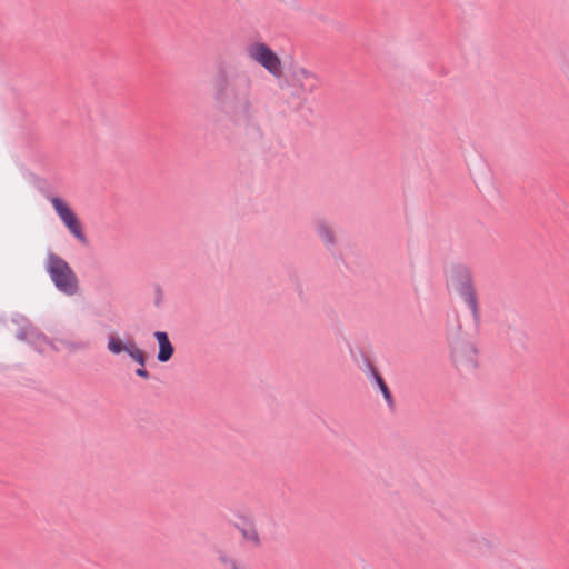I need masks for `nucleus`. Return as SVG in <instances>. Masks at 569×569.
Returning a JSON list of instances; mask_svg holds the SVG:
<instances>
[{"instance_id":"2eb2a0df","label":"nucleus","mask_w":569,"mask_h":569,"mask_svg":"<svg viewBox=\"0 0 569 569\" xmlns=\"http://www.w3.org/2000/svg\"><path fill=\"white\" fill-rule=\"evenodd\" d=\"M51 204L60 218H62V216H67V213L71 211V209L58 197L51 198Z\"/></svg>"},{"instance_id":"0eeeda50","label":"nucleus","mask_w":569,"mask_h":569,"mask_svg":"<svg viewBox=\"0 0 569 569\" xmlns=\"http://www.w3.org/2000/svg\"><path fill=\"white\" fill-rule=\"evenodd\" d=\"M16 337L21 341H26L34 346V348L40 352L44 350V346H50L53 350L59 349L28 321L18 329Z\"/></svg>"},{"instance_id":"9b49d317","label":"nucleus","mask_w":569,"mask_h":569,"mask_svg":"<svg viewBox=\"0 0 569 569\" xmlns=\"http://www.w3.org/2000/svg\"><path fill=\"white\" fill-rule=\"evenodd\" d=\"M63 223L67 226V228L69 229V231L82 243V244H87L88 243V239L82 230V227H81V223L79 222L78 218L76 217V214L72 212V210L67 213V216H62V218H60Z\"/></svg>"},{"instance_id":"423d86ee","label":"nucleus","mask_w":569,"mask_h":569,"mask_svg":"<svg viewBox=\"0 0 569 569\" xmlns=\"http://www.w3.org/2000/svg\"><path fill=\"white\" fill-rule=\"evenodd\" d=\"M451 357L459 370L468 371L477 367V349L468 341H453L451 343Z\"/></svg>"},{"instance_id":"a211bd4d","label":"nucleus","mask_w":569,"mask_h":569,"mask_svg":"<svg viewBox=\"0 0 569 569\" xmlns=\"http://www.w3.org/2000/svg\"><path fill=\"white\" fill-rule=\"evenodd\" d=\"M481 543H485L487 546V539L485 537H482Z\"/></svg>"},{"instance_id":"f257e3e1","label":"nucleus","mask_w":569,"mask_h":569,"mask_svg":"<svg viewBox=\"0 0 569 569\" xmlns=\"http://www.w3.org/2000/svg\"><path fill=\"white\" fill-rule=\"evenodd\" d=\"M211 84L213 100L224 113L234 119H252L253 80L247 69L237 63H220Z\"/></svg>"},{"instance_id":"f8f14e48","label":"nucleus","mask_w":569,"mask_h":569,"mask_svg":"<svg viewBox=\"0 0 569 569\" xmlns=\"http://www.w3.org/2000/svg\"><path fill=\"white\" fill-rule=\"evenodd\" d=\"M56 347H58L59 350L62 348L69 350V351H76V350H82L88 348V343L83 341H68V340H58L57 343L52 342Z\"/></svg>"},{"instance_id":"20e7f679","label":"nucleus","mask_w":569,"mask_h":569,"mask_svg":"<svg viewBox=\"0 0 569 569\" xmlns=\"http://www.w3.org/2000/svg\"><path fill=\"white\" fill-rule=\"evenodd\" d=\"M107 348L112 355L126 352L133 361L140 365V368L136 370V375L143 379L150 378V373L144 369L147 363V353L138 347L133 339H129L123 342L120 338L111 335L108 337Z\"/></svg>"},{"instance_id":"f03ea898","label":"nucleus","mask_w":569,"mask_h":569,"mask_svg":"<svg viewBox=\"0 0 569 569\" xmlns=\"http://www.w3.org/2000/svg\"><path fill=\"white\" fill-rule=\"evenodd\" d=\"M450 279L461 299L470 308L475 325L478 326L480 323V310L471 270L463 264L453 266Z\"/></svg>"},{"instance_id":"ddd939ff","label":"nucleus","mask_w":569,"mask_h":569,"mask_svg":"<svg viewBox=\"0 0 569 569\" xmlns=\"http://www.w3.org/2000/svg\"><path fill=\"white\" fill-rule=\"evenodd\" d=\"M318 234L320 238L328 244L332 246L335 243V237L331 229L322 221L317 224Z\"/></svg>"},{"instance_id":"1a4fd4ad","label":"nucleus","mask_w":569,"mask_h":569,"mask_svg":"<svg viewBox=\"0 0 569 569\" xmlns=\"http://www.w3.org/2000/svg\"><path fill=\"white\" fill-rule=\"evenodd\" d=\"M154 337L159 345V352L157 359L160 362H167L171 359L174 352V348L169 340L168 333L164 331H156Z\"/></svg>"},{"instance_id":"dca6fc26","label":"nucleus","mask_w":569,"mask_h":569,"mask_svg":"<svg viewBox=\"0 0 569 569\" xmlns=\"http://www.w3.org/2000/svg\"><path fill=\"white\" fill-rule=\"evenodd\" d=\"M260 543V536H242L241 546L246 549L257 548Z\"/></svg>"},{"instance_id":"7ed1b4c3","label":"nucleus","mask_w":569,"mask_h":569,"mask_svg":"<svg viewBox=\"0 0 569 569\" xmlns=\"http://www.w3.org/2000/svg\"><path fill=\"white\" fill-rule=\"evenodd\" d=\"M46 269L60 292L67 296H73L78 292V278L63 258L50 252L47 258Z\"/></svg>"},{"instance_id":"6e6552de","label":"nucleus","mask_w":569,"mask_h":569,"mask_svg":"<svg viewBox=\"0 0 569 569\" xmlns=\"http://www.w3.org/2000/svg\"><path fill=\"white\" fill-rule=\"evenodd\" d=\"M293 77L302 93L312 94L320 87L319 77L306 68L297 69Z\"/></svg>"},{"instance_id":"39448f33","label":"nucleus","mask_w":569,"mask_h":569,"mask_svg":"<svg viewBox=\"0 0 569 569\" xmlns=\"http://www.w3.org/2000/svg\"><path fill=\"white\" fill-rule=\"evenodd\" d=\"M248 57L262 66L270 74L279 78L282 74V63L278 54L264 42H253L246 48Z\"/></svg>"},{"instance_id":"4468645a","label":"nucleus","mask_w":569,"mask_h":569,"mask_svg":"<svg viewBox=\"0 0 569 569\" xmlns=\"http://www.w3.org/2000/svg\"><path fill=\"white\" fill-rule=\"evenodd\" d=\"M51 204L60 218H62V216H67V213L71 211V209L58 197L51 198Z\"/></svg>"},{"instance_id":"9d476101","label":"nucleus","mask_w":569,"mask_h":569,"mask_svg":"<svg viewBox=\"0 0 569 569\" xmlns=\"http://www.w3.org/2000/svg\"><path fill=\"white\" fill-rule=\"evenodd\" d=\"M369 371L371 373V377L376 385L378 386L379 390L381 391L387 405L389 408H395V399L393 396L387 386L386 381L383 380L382 376L378 372V370L375 368V366L368 361Z\"/></svg>"},{"instance_id":"f3484780","label":"nucleus","mask_w":569,"mask_h":569,"mask_svg":"<svg viewBox=\"0 0 569 569\" xmlns=\"http://www.w3.org/2000/svg\"><path fill=\"white\" fill-rule=\"evenodd\" d=\"M242 535L249 533L250 531H253L252 523L248 520L243 519V527L239 528Z\"/></svg>"}]
</instances>
